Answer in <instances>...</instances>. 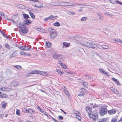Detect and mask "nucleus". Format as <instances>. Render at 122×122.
Segmentation results:
<instances>
[{"label": "nucleus", "mask_w": 122, "mask_h": 122, "mask_svg": "<svg viewBox=\"0 0 122 122\" xmlns=\"http://www.w3.org/2000/svg\"><path fill=\"white\" fill-rule=\"evenodd\" d=\"M51 20H54L57 19V16H53L52 15H50Z\"/></svg>", "instance_id": "obj_22"}, {"label": "nucleus", "mask_w": 122, "mask_h": 122, "mask_svg": "<svg viewBox=\"0 0 122 122\" xmlns=\"http://www.w3.org/2000/svg\"><path fill=\"white\" fill-rule=\"evenodd\" d=\"M6 95L5 94H3L1 95H0V98H5L6 97Z\"/></svg>", "instance_id": "obj_40"}, {"label": "nucleus", "mask_w": 122, "mask_h": 122, "mask_svg": "<svg viewBox=\"0 0 122 122\" xmlns=\"http://www.w3.org/2000/svg\"><path fill=\"white\" fill-rule=\"evenodd\" d=\"M114 41L118 42H120L121 43V40L120 39H114Z\"/></svg>", "instance_id": "obj_38"}, {"label": "nucleus", "mask_w": 122, "mask_h": 122, "mask_svg": "<svg viewBox=\"0 0 122 122\" xmlns=\"http://www.w3.org/2000/svg\"><path fill=\"white\" fill-rule=\"evenodd\" d=\"M24 23H25L26 25H28L30 24L31 22L29 20H25L24 21Z\"/></svg>", "instance_id": "obj_13"}, {"label": "nucleus", "mask_w": 122, "mask_h": 122, "mask_svg": "<svg viewBox=\"0 0 122 122\" xmlns=\"http://www.w3.org/2000/svg\"><path fill=\"white\" fill-rule=\"evenodd\" d=\"M116 112V111L114 109H113L108 111V113L109 114H113Z\"/></svg>", "instance_id": "obj_14"}, {"label": "nucleus", "mask_w": 122, "mask_h": 122, "mask_svg": "<svg viewBox=\"0 0 122 122\" xmlns=\"http://www.w3.org/2000/svg\"><path fill=\"white\" fill-rule=\"evenodd\" d=\"M16 55L14 53H13L11 55L10 57L13 58L15 57L16 56Z\"/></svg>", "instance_id": "obj_42"}, {"label": "nucleus", "mask_w": 122, "mask_h": 122, "mask_svg": "<svg viewBox=\"0 0 122 122\" xmlns=\"http://www.w3.org/2000/svg\"><path fill=\"white\" fill-rule=\"evenodd\" d=\"M63 90L64 93H66V92L67 91V90L66 89H63Z\"/></svg>", "instance_id": "obj_63"}, {"label": "nucleus", "mask_w": 122, "mask_h": 122, "mask_svg": "<svg viewBox=\"0 0 122 122\" xmlns=\"http://www.w3.org/2000/svg\"><path fill=\"white\" fill-rule=\"evenodd\" d=\"M25 46H21L19 47V48L21 50H24V49L25 50Z\"/></svg>", "instance_id": "obj_44"}, {"label": "nucleus", "mask_w": 122, "mask_h": 122, "mask_svg": "<svg viewBox=\"0 0 122 122\" xmlns=\"http://www.w3.org/2000/svg\"><path fill=\"white\" fill-rule=\"evenodd\" d=\"M61 66L64 69H67V67L65 64H63Z\"/></svg>", "instance_id": "obj_43"}, {"label": "nucleus", "mask_w": 122, "mask_h": 122, "mask_svg": "<svg viewBox=\"0 0 122 122\" xmlns=\"http://www.w3.org/2000/svg\"><path fill=\"white\" fill-rule=\"evenodd\" d=\"M52 57L54 59H57L60 60L63 59L62 56L61 55L56 53H54L53 54Z\"/></svg>", "instance_id": "obj_5"}, {"label": "nucleus", "mask_w": 122, "mask_h": 122, "mask_svg": "<svg viewBox=\"0 0 122 122\" xmlns=\"http://www.w3.org/2000/svg\"><path fill=\"white\" fill-rule=\"evenodd\" d=\"M60 110H61V111L62 112H64V114H67V113H66V112H65V111H64L63 110H62L61 109Z\"/></svg>", "instance_id": "obj_59"}, {"label": "nucleus", "mask_w": 122, "mask_h": 122, "mask_svg": "<svg viewBox=\"0 0 122 122\" xmlns=\"http://www.w3.org/2000/svg\"><path fill=\"white\" fill-rule=\"evenodd\" d=\"M48 31L50 33L51 38V39H55L57 35V31L54 29L51 28H49Z\"/></svg>", "instance_id": "obj_2"}, {"label": "nucleus", "mask_w": 122, "mask_h": 122, "mask_svg": "<svg viewBox=\"0 0 122 122\" xmlns=\"http://www.w3.org/2000/svg\"><path fill=\"white\" fill-rule=\"evenodd\" d=\"M41 71L39 70H34L30 72L31 74H40Z\"/></svg>", "instance_id": "obj_12"}, {"label": "nucleus", "mask_w": 122, "mask_h": 122, "mask_svg": "<svg viewBox=\"0 0 122 122\" xmlns=\"http://www.w3.org/2000/svg\"><path fill=\"white\" fill-rule=\"evenodd\" d=\"M105 74L107 76H108L109 75L108 74V73L107 72H106Z\"/></svg>", "instance_id": "obj_61"}, {"label": "nucleus", "mask_w": 122, "mask_h": 122, "mask_svg": "<svg viewBox=\"0 0 122 122\" xmlns=\"http://www.w3.org/2000/svg\"><path fill=\"white\" fill-rule=\"evenodd\" d=\"M40 4L41 5H40L37 6V8H40L43 6L42 4V3H41Z\"/></svg>", "instance_id": "obj_51"}, {"label": "nucleus", "mask_w": 122, "mask_h": 122, "mask_svg": "<svg viewBox=\"0 0 122 122\" xmlns=\"http://www.w3.org/2000/svg\"><path fill=\"white\" fill-rule=\"evenodd\" d=\"M14 67L18 69H20L21 68V66L19 65H16L14 66Z\"/></svg>", "instance_id": "obj_37"}, {"label": "nucleus", "mask_w": 122, "mask_h": 122, "mask_svg": "<svg viewBox=\"0 0 122 122\" xmlns=\"http://www.w3.org/2000/svg\"><path fill=\"white\" fill-rule=\"evenodd\" d=\"M80 44L83 46L93 49H96L97 48L96 45L89 42L84 41L80 42Z\"/></svg>", "instance_id": "obj_1"}, {"label": "nucleus", "mask_w": 122, "mask_h": 122, "mask_svg": "<svg viewBox=\"0 0 122 122\" xmlns=\"http://www.w3.org/2000/svg\"><path fill=\"white\" fill-rule=\"evenodd\" d=\"M113 92L114 93L116 94H117L118 93V92L117 91V90H114L113 91Z\"/></svg>", "instance_id": "obj_55"}, {"label": "nucleus", "mask_w": 122, "mask_h": 122, "mask_svg": "<svg viewBox=\"0 0 122 122\" xmlns=\"http://www.w3.org/2000/svg\"><path fill=\"white\" fill-rule=\"evenodd\" d=\"M112 80L114 81L117 85H120V83L116 79L114 78H112Z\"/></svg>", "instance_id": "obj_18"}, {"label": "nucleus", "mask_w": 122, "mask_h": 122, "mask_svg": "<svg viewBox=\"0 0 122 122\" xmlns=\"http://www.w3.org/2000/svg\"><path fill=\"white\" fill-rule=\"evenodd\" d=\"M2 105L3 108H5L6 107V103L4 102V104H2Z\"/></svg>", "instance_id": "obj_45"}, {"label": "nucleus", "mask_w": 122, "mask_h": 122, "mask_svg": "<svg viewBox=\"0 0 122 122\" xmlns=\"http://www.w3.org/2000/svg\"><path fill=\"white\" fill-rule=\"evenodd\" d=\"M115 2L117 4H119L120 5L122 4V3H121L120 1L117 0H115Z\"/></svg>", "instance_id": "obj_39"}, {"label": "nucleus", "mask_w": 122, "mask_h": 122, "mask_svg": "<svg viewBox=\"0 0 122 122\" xmlns=\"http://www.w3.org/2000/svg\"><path fill=\"white\" fill-rule=\"evenodd\" d=\"M97 15L99 17V19L102 20H103V17L102 15L100 13H97Z\"/></svg>", "instance_id": "obj_26"}, {"label": "nucleus", "mask_w": 122, "mask_h": 122, "mask_svg": "<svg viewBox=\"0 0 122 122\" xmlns=\"http://www.w3.org/2000/svg\"><path fill=\"white\" fill-rule=\"evenodd\" d=\"M83 9H81L78 10V11L79 12H82Z\"/></svg>", "instance_id": "obj_64"}, {"label": "nucleus", "mask_w": 122, "mask_h": 122, "mask_svg": "<svg viewBox=\"0 0 122 122\" xmlns=\"http://www.w3.org/2000/svg\"><path fill=\"white\" fill-rule=\"evenodd\" d=\"M85 76L87 78H88L89 79H91V76L87 75H85Z\"/></svg>", "instance_id": "obj_52"}, {"label": "nucleus", "mask_w": 122, "mask_h": 122, "mask_svg": "<svg viewBox=\"0 0 122 122\" xmlns=\"http://www.w3.org/2000/svg\"><path fill=\"white\" fill-rule=\"evenodd\" d=\"M111 3H115V0H109Z\"/></svg>", "instance_id": "obj_56"}, {"label": "nucleus", "mask_w": 122, "mask_h": 122, "mask_svg": "<svg viewBox=\"0 0 122 122\" xmlns=\"http://www.w3.org/2000/svg\"><path fill=\"white\" fill-rule=\"evenodd\" d=\"M4 13L2 12H0V21H1L3 18H4Z\"/></svg>", "instance_id": "obj_17"}, {"label": "nucleus", "mask_w": 122, "mask_h": 122, "mask_svg": "<svg viewBox=\"0 0 122 122\" xmlns=\"http://www.w3.org/2000/svg\"><path fill=\"white\" fill-rule=\"evenodd\" d=\"M54 25L55 26H59L60 25V24L58 22H56L54 23Z\"/></svg>", "instance_id": "obj_28"}, {"label": "nucleus", "mask_w": 122, "mask_h": 122, "mask_svg": "<svg viewBox=\"0 0 122 122\" xmlns=\"http://www.w3.org/2000/svg\"><path fill=\"white\" fill-rule=\"evenodd\" d=\"M58 118L61 120H62L63 119V117L62 116H59L58 117Z\"/></svg>", "instance_id": "obj_53"}, {"label": "nucleus", "mask_w": 122, "mask_h": 122, "mask_svg": "<svg viewBox=\"0 0 122 122\" xmlns=\"http://www.w3.org/2000/svg\"><path fill=\"white\" fill-rule=\"evenodd\" d=\"M30 1H32L35 2H37L38 1V0H29Z\"/></svg>", "instance_id": "obj_60"}, {"label": "nucleus", "mask_w": 122, "mask_h": 122, "mask_svg": "<svg viewBox=\"0 0 122 122\" xmlns=\"http://www.w3.org/2000/svg\"><path fill=\"white\" fill-rule=\"evenodd\" d=\"M57 72L60 75H62L64 73V72L63 71H61L59 70H57Z\"/></svg>", "instance_id": "obj_32"}, {"label": "nucleus", "mask_w": 122, "mask_h": 122, "mask_svg": "<svg viewBox=\"0 0 122 122\" xmlns=\"http://www.w3.org/2000/svg\"><path fill=\"white\" fill-rule=\"evenodd\" d=\"M76 118H77V119L79 120H81V118L78 115H76Z\"/></svg>", "instance_id": "obj_47"}, {"label": "nucleus", "mask_w": 122, "mask_h": 122, "mask_svg": "<svg viewBox=\"0 0 122 122\" xmlns=\"http://www.w3.org/2000/svg\"><path fill=\"white\" fill-rule=\"evenodd\" d=\"M1 33L2 35L3 36L6 37V38H7V36L6 35H5L4 33L2 32H1Z\"/></svg>", "instance_id": "obj_49"}, {"label": "nucleus", "mask_w": 122, "mask_h": 122, "mask_svg": "<svg viewBox=\"0 0 122 122\" xmlns=\"http://www.w3.org/2000/svg\"><path fill=\"white\" fill-rule=\"evenodd\" d=\"M31 47L30 46H27L25 48V50H29L30 49Z\"/></svg>", "instance_id": "obj_35"}, {"label": "nucleus", "mask_w": 122, "mask_h": 122, "mask_svg": "<svg viewBox=\"0 0 122 122\" xmlns=\"http://www.w3.org/2000/svg\"><path fill=\"white\" fill-rule=\"evenodd\" d=\"M23 17L25 20L29 18V15L26 14H23Z\"/></svg>", "instance_id": "obj_24"}, {"label": "nucleus", "mask_w": 122, "mask_h": 122, "mask_svg": "<svg viewBox=\"0 0 122 122\" xmlns=\"http://www.w3.org/2000/svg\"><path fill=\"white\" fill-rule=\"evenodd\" d=\"M88 19L87 17H83L81 19V21H83L86 20H87Z\"/></svg>", "instance_id": "obj_27"}, {"label": "nucleus", "mask_w": 122, "mask_h": 122, "mask_svg": "<svg viewBox=\"0 0 122 122\" xmlns=\"http://www.w3.org/2000/svg\"><path fill=\"white\" fill-rule=\"evenodd\" d=\"M22 25H24V24H22L21 23H20L19 24H18L17 25V26L18 27L21 28H23Z\"/></svg>", "instance_id": "obj_33"}, {"label": "nucleus", "mask_w": 122, "mask_h": 122, "mask_svg": "<svg viewBox=\"0 0 122 122\" xmlns=\"http://www.w3.org/2000/svg\"><path fill=\"white\" fill-rule=\"evenodd\" d=\"M65 93L67 96H68L69 95V92L68 91Z\"/></svg>", "instance_id": "obj_54"}, {"label": "nucleus", "mask_w": 122, "mask_h": 122, "mask_svg": "<svg viewBox=\"0 0 122 122\" xmlns=\"http://www.w3.org/2000/svg\"><path fill=\"white\" fill-rule=\"evenodd\" d=\"M58 63L61 66L63 64L60 61H59L58 62Z\"/></svg>", "instance_id": "obj_57"}, {"label": "nucleus", "mask_w": 122, "mask_h": 122, "mask_svg": "<svg viewBox=\"0 0 122 122\" xmlns=\"http://www.w3.org/2000/svg\"><path fill=\"white\" fill-rule=\"evenodd\" d=\"M22 111L24 112L27 113V110L25 107H24L22 108Z\"/></svg>", "instance_id": "obj_29"}, {"label": "nucleus", "mask_w": 122, "mask_h": 122, "mask_svg": "<svg viewBox=\"0 0 122 122\" xmlns=\"http://www.w3.org/2000/svg\"><path fill=\"white\" fill-rule=\"evenodd\" d=\"M99 71L102 73H103L104 72V70L101 69L99 68Z\"/></svg>", "instance_id": "obj_46"}, {"label": "nucleus", "mask_w": 122, "mask_h": 122, "mask_svg": "<svg viewBox=\"0 0 122 122\" xmlns=\"http://www.w3.org/2000/svg\"><path fill=\"white\" fill-rule=\"evenodd\" d=\"M36 29L37 30L40 31V32H41L42 31V30H43V29H41L39 28H36Z\"/></svg>", "instance_id": "obj_48"}, {"label": "nucleus", "mask_w": 122, "mask_h": 122, "mask_svg": "<svg viewBox=\"0 0 122 122\" xmlns=\"http://www.w3.org/2000/svg\"><path fill=\"white\" fill-rule=\"evenodd\" d=\"M86 92V90L85 88H81L80 93L78 94V95L79 96H82L83 97H84V94Z\"/></svg>", "instance_id": "obj_9"}, {"label": "nucleus", "mask_w": 122, "mask_h": 122, "mask_svg": "<svg viewBox=\"0 0 122 122\" xmlns=\"http://www.w3.org/2000/svg\"><path fill=\"white\" fill-rule=\"evenodd\" d=\"M46 46L48 48L50 47L51 46V44L50 43L48 42H46Z\"/></svg>", "instance_id": "obj_25"}, {"label": "nucleus", "mask_w": 122, "mask_h": 122, "mask_svg": "<svg viewBox=\"0 0 122 122\" xmlns=\"http://www.w3.org/2000/svg\"><path fill=\"white\" fill-rule=\"evenodd\" d=\"M30 15L32 18L33 19H34L35 18V15L32 13H30Z\"/></svg>", "instance_id": "obj_34"}, {"label": "nucleus", "mask_w": 122, "mask_h": 122, "mask_svg": "<svg viewBox=\"0 0 122 122\" xmlns=\"http://www.w3.org/2000/svg\"><path fill=\"white\" fill-rule=\"evenodd\" d=\"M104 13L105 15L109 16H110L112 17L113 16V15L111 13L107 12H104Z\"/></svg>", "instance_id": "obj_23"}, {"label": "nucleus", "mask_w": 122, "mask_h": 122, "mask_svg": "<svg viewBox=\"0 0 122 122\" xmlns=\"http://www.w3.org/2000/svg\"><path fill=\"white\" fill-rule=\"evenodd\" d=\"M5 46L6 48L8 49H9L10 48V46L8 44H5Z\"/></svg>", "instance_id": "obj_41"}, {"label": "nucleus", "mask_w": 122, "mask_h": 122, "mask_svg": "<svg viewBox=\"0 0 122 122\" xmlns=\"http://www.w3.org/2000/svg\"><path fill=\"white\" fill-rule=\"evenodd\" d=\"M83 85L85 87H86L87 86L88 84V83L86 82H84L83 83Z\"/></svg>", "instance_id": "obj_36"}, {"label": "nucleus", "mask_w": 122, "mask_h": 122, "mask_svg": "<svg viewBox=\"0 0 122 122\" xmlns=\"http://www.w3.org/2000/svg\"><path fill=\"white\" fill-rule=\"evenodd\" d=\"M74 39L76 41H79L81 38V36H75L74 37Z\"/></svg>", "instance_id": "obj_20"}, {"label": "nucleus", "mask_w": 122, "mask_h": 122, "mask_svg": "<svg viewBox=\"0 0 122 122\" xmlns=\"http://www.w3.org/2000/svg\"><path fill=\"white\" fill-rule=\"evenodd\" d=\"M64 2H61L58 3L57 2H55L51 3V5L52 6H61L63 4Z\"/></svg>", "instance_id": "obj_8"}, {"label": "nucleus", "mask_w": 122, "mask_h": 122, "mask_svg": "<svg viewBox=\"0 0 122 122\" xmlns=\"http://www.w3.org/2000/svg\"><path fill=\"white\" fill-rule=\"evenodd\" d=\"M19 83L16 81H14L11 82L10 84V86H13L14 87H15L18 86L19 85Z\"/></svg>", "instance_id": "obj_10"}, {"label": "nucleus", "mask_w": 122, "mask_h": 122, "mask_svg": "<svg viewBox=\"0 0 122 122\" xmlns=\"http://www.w3.org/2000/svg\"><path fill=\"white\" fill-rule=\"evenodd\" d=\"M16 113L17 115L20 116V111L18 109H16Z\"/></svg>", "instance_id": "obj_31"}, {"label": "nucleus", "mask_w": 122, "mask_h": 122, "mask_svg": "<svg viewBox=\"0 0 122 122\" xmlns=\"http://www.w3.org/2000/svg\"><path fill=\"white\" fill-rule=\"evenodd\" d=\"M92 108L91 107L86 108V111L88 113L89 116L93 112L92 111Z\"/></svg>", "instance_id": "obj_11"}, {"label": "nucleus", "mask_w": 122, "mask_h": 122, "mask_svg": "<svg viewBox=\"0 0 122 122\" xmlns=\"http://www.w3.org/2000/svg\"><path fill=\"white\" fill-rule=\"evenodd\" d=\"M23 28L19 29V31L21 33L25 34L28 32V30L26 28V26L25 25H22Z\"/></svg>", "instance_id": "obj_6"}, {"label": "nucleus", "mask_w": 122, "mask_h": 122, "mask_svg": "<svg viewBox=\"0 0 122 122\" xmlns=\"http://www.w3.org/2000/svg\"><path fill=\"white\" fill-rule=\"evenodd\" d=\"M52 120L54 121L55 122H56V120L54 118L52 117Z\"/></svg>", "instance_id": "obj_58"}, {"label": "nucleus", "mask_w": 122, "mask_h": 122, "mask_svg": "<svg viewBox=\"0 0 122 122\" xmlns=\"http://www.w3.org/2000/svg\"><path fill=\"white\" fill-rule=\"evenodd\" d=\"M90 118L92 119L93 120L96 121L98 118V116L97 114V113H94L93 112L89 116Z\"/></svg>", "instance_id": "obj_7"}, {"label": "nucleus", "mask_w": 122, "mask_h": 122, "mask_svg": "<svg viewBox=\"0 0 122 122\" xmlns=\"http://www.w3.org/2000/svg\"><path fill=\"white\" fill-rule=\"evenodd\" d=\"M6 89V88H5L2 87L1 88V90L3 91L5 90Z\"/></svg>", "instance_id": "obj_62"}, {"label": "nucleus", "mask_w": 122, "mask_h": 122, "mask_svg": "<svg viewBox=\"0 0 122 122\" xmlns=\"http://www.w3.org/2000/svg\"><path fill=\"white\" fill-rule=\"evenodd\" d=\"M107 109L106 108L102 107L100 109L99 113L101 116H103L107 112Z\"/></svg>", "instance_id": "obj_4"}, {"label": "nucleus", "mask_w": 122, "mask_h": 122, "mask_svg": "<svg viewBox=\"0 0 122 122\" xmlns=\"http://www.w3.org/2000/svg\"><path fill=\"white\" fill-rule=\"evenodd\" d=\"M27 113H29L30 114H31L33 113L34 112V110L33 109L29 108L27 110Z\"/></svg>", "instance_id": "obj_19"}, {"label": "nucleus", "mask_w": 122, "mask_h": 122, "mask_svg": "<svg viewBox=\"0 0 122 122\" xmlns=\"http://www.w3.org/2000/svg\"><path fill=\"white\" fill-rule=\"evenodd\" d=\"M49 19L51 20L50 16L48 17L45 18L44 19V20L45 21H47Z\"/></svg>", "instance_id": "obj_30"}, {"label": "nucleus", "mask_w": 122, "mask_h": 122, "mask_svg": "<svg viewBox=\"0 0 122 122\" xmlns=\"http://www.w3.org/2000/svg\"><path fill=\"white\" fill-rule=\"evenodd\" d=\"M69 13L71 15H74L75 14V13L72 11H70Z\"/></svg>", "instance_id": "obj_50"}, {"label": "nucleus", "mask_w": 122, "mask_h": 122, "mask_svg": "<svg viewBox=\"0 0 122 122\" xmlns=\"http://www.w3.org/2000/svg\"><path fill=\"white\" fill-rule=\"evenodd\" d=\"M101 46L102 48L105 49H107L109 48V47L108 46L106 45H101Z\"/></svg>", "instance_id": "obj_21"}, {"label": "nucleus", "mask_w": 122, "mask_h": 122, "mask_svg": "<svg viewBox=\"0 0 122 122\" xmlns=\"http://www.w3.org/2000/svg\"><path fill=\"white\" fill-rule=\"evenodd\" d=\"M63 46H66V47H69L70 45V44L69 43H66L63 42L62 43Z\"/></svg>", "instance_id": "obj_16"}, {"label": "nucleus", "mask_w": 122, "mask_h": 122, "mask_svg": "<svg viewBox=\"0 0 122 122\" xmlns=\"http://www.w3.org/2000/svg\"><path fill=\"white\" fill-rule=\"evenodd\" d=\"M36 108L41 113H46L45 111H44L43 109H41L37 105V106L36 107Z\"/></svg>", "instance_id": "obj_15"}, {"label": "nucleus", "mask_w": 122, "mask_h": 122, "mask_svg": "<svg viewBox=\"0 0 122 122\" xmlns=\"http://www.w3.org/2000/svg\"><path fill=\"white\" fill-rule=\"evenodd\" d=\"M75 5L77 6L78 5H83L82 4H75L73 2H64L63 4L62 5V6H73L74 5Z\"/></svg>", "instance_id": "obj_3"}]
</instances>
